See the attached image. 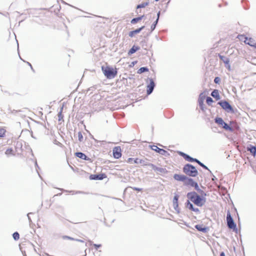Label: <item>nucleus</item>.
Here are the masks:
<instances>
[{"mask_svg":"<svg viewBox=\"0 0 256 256\" xmlns=\"http://www.w3.org/2000/svg\"><path fill=\"white\" fill-rule=\"evenodd\" d=\"M186 196L188 200L193 202L198 206L202 207L206 202V199L202 196H200L196 192L194 191L188 192Z\"/></svg>","mask_w":256,"mask_h":256,"instance_id":"obj_1","label":"nucleus"},{"mask_svg":"<svg viewBox=\"0 0 256 256\" xmlns=\"http://www.w3.org/2000/svg\"><path fill=\"white\" fill-rule=\"evenodd\" d=\"M102 70L104 76L108 79L114 78L118 74V70L116 68H113L110 66H102Z\"/></svg>","mask_w":256,"mask_h":256,"instance_id":"obj_2","label":"nucleus"},{"mask_svg":"<svg viewBox=\"0 0 256 256\" xmlns=\"http://www.w3.org/2000/svg\"><path fill=\"white\" fill-rule=\"evenodd\" d=\"M182 172L186 175L190 177L198 176V172L196 166L190 164H186L182 168Z\"/></svg>","mask_w":256,"mask_h":256,"instance_id":"obj_3","label":"nucleus"},{"mask_svg":"<svg viewBox=\"0 0 256 256\" xmlns=\"http://www.w3.org/2000/svg\"><path fill=\"white\" fill-rule=\"evenodd\" d=\"M214 122L218 124L220 126L225 130L230 131V132H233L234 128H238V126L236 124V126H230L227 123H226L220 117H216L214 118Z\"/></svg>","mask_w":256,"mask_h":256,"instance_id":"obj_4","label":"nucleus"},{"mask_svg":"<svg viewBox=\"0 0 256 256\" xmlns=\"http://www.w3.org/2000/svg\"><path fill=\"white\" fill-rule=\"evenodd\" d=\"M226 222H227V226L230 229H232L234 232L236 233H238V230L236 227V224L234 222L230 212L229 211L226 214Z\"/></svg>","mask_w":256,"mask_h":256,"instance_id":"obj_5","label":"nucleus"},{"mask_svg":"<svg viewBox=\"0 0 256 256\" xmlns=\"http://www.w3.org/2000/svg\"><path fill=\"white\" fill-rule=\"evenodd\" d=\"M218 104L220 105L222 108L227 112L232 114L234 113V108L228 101L226 100H221L218 102Z\"/></svg>","mask_w":256,"mask_h":256,"instance_id":"obj_6","label":"nucleus"},{"mask_svg":"<svg viewBox=\"0 0 256 256\" xmlns=\"http://www.w3.org/2000/svg\"><path fill=\"white\" fill-rule=\"evenodd\" d=\"M144 165L151 167L154 170L157 172L158 174L162 176H164V174H168V171L166 168L158 167L152 163L144 164Z\"/></svg>","mask_w":256,"mask_h":256,"instance_id":"obj_7","label":"nucleus"},{"mask_svg":"<svg viewBox=\"0 0 256 256\" xmlns=\"http://www.w3.org/2000/svg\"><path fill=\"white\" fill-rule=\"evenodd\" d=\"M148 81H149V83L146 86V94L150 95L153 92L156 86V84L152 78H148Z\"/></svg>","mask_w":256,"mask_h":256,"instance_id":"obj_8","label":"nucleus"},{"mask_svg":"<svg viewBox=\"0 0 256 256\" xmlns=\"http://www.w3.org/2000/svg\"><path fill=\"white\" fill-rule=\"evenodd\" d=\"M150 148L154 150V152L158 153L159 154L164 156L168 157L170 156V154L166 150L158 148L157 146L152 145L150 146Z\"/></svg>","mask_w":256,"mask_h":256,"instance_id":"obj_9","label":"nucleus"},{"mask_svg":"<svg viewBox=\"0 0 256 256\" xmlns=\"http://www.w3.org/2000/svg\"><path fill=\"white\" fill-rule=\"evenodd\" d=\"M185 206L189 210L194 212L198 214L200 213L199 208L194 207L193 204L189 201V200H187L185 202Z\"/></svg>","mask_w":256,"mask_h":256,"instance_id":"obj_10","label":"nucleus"},{"mask_svg":"<svg viewBox=\"0 0 256 256\" xmlns=\"http://www.w3.org/2000/svg\"><path fill=\"white\" fill-rule=\"evenodd\" d=\"M106 178V175L104 173H98L90 176V180H102Z\"/></svg>","mask_w":256,"mask_h":256,"instance_id":"obj_11","label":"nucleus"},{"mask_svg":"<svg viewBox=\"0 0 256 256\" xmlns=\"http://www.w3.org/2000/svg\"><path fill=\"white\" fill-rule=\"evenodd\" d=\"M126 162L129 164H142L144 166V164L148 163L144 160L139 159L138 158H128Z\"/></svg>","mask_w":256,"mask_h":256,"instance_id":"obj_12","label":"nucleus"},{"mask_svg":"<svg viewBox=\"0 0 256 256\" xmlns=\"http://www.w3.org/2000/svg\"><path fill=\"white\" fill-rule=\"evenodd\" d=\"M112 154L114 158L118 159L122 156V150L120 146H115L112 150Z\"/></svg>","mask_w":256,"mask_h":256,"instance_id":"obj_13","label":"nucleus"},{"mask_svg":"<svg viewBox=\"0 0 256 256\" xmlns=\"http://www.w3.org/2000/svg\"><path fill=\"white\" fill-rule=\"evenodd\" d=\"M204 92H201L200 95L198 98V102L199 106L200 107V108L202 110L204 111V102L205 98H206V96L204 94Z\"/></svg>","mask_w":256,"mask_h":256,"instance_id":"obj_14","label":"nucleus"},{"mask_svg":"<svg viewBox=\"0 0 256 256\" xmlns=\"http://www.w3.org/2000/svg\"><path fill=\"white\" fill-rule=\"evenodd\" d=\"M194 228L199 232L206 233L210 230L208 226H204L202 224H196Z\"/></svg>","mask_w":256,"mask_h":256,"instance_id":"obj_15","label":"nucleus"},{"mask_svg":"<svg viewBox=\"0 0 256 256\" xmlns=\"http://www.w3.org/2000/svg\"><path fill=\"white\" fill-rule=\"evenodd\" d=\"M178 154L182 156L186 160L192 162V156H190V155H188L187 154H186L182 152L178 151Z\"/></svg>","mask_w":256,"mask_h":256,"instance_id":"obj_16","label":"nucleus"},{"mask_svg":"<svg viewBox=\"0 0 256 256\" xmlns=\"http://www.w3.org/2000/svg\"><path fill=\"white\" fill-rule=\"evenodd\" d=\"M247 150L250 152L251 154L255 156L256 155V146H253L251 144H248L247 146Z\"/></svg>","mask_w":256,"mask_h":256,"instance_id":"obj_17","label":"nucleus"},{"mask_svg":"<svg viewBox=\"0 0 256 256\" xmlns=\"http://www.w3.org/2000/svg\"><path fill=\"white\" fill-rule=\"evenodd\" d=\"M186 176L184 175V174H176L174 175L173 178L175 180H176L177 181L182 182H184V181L185 180L186 178Z\"/></svg>","mask_w":256,"mask_h":256,"instance_id":"obj_18","label":"nucleus"},{"mask_svg":"<svg viewBox=\"0 0 256 256\" xmlns=\"http://www.w3.org/2000/svg\"><path fill=\"white\" fill-rule=\"evenodd\" d=\"M144 28L145 26H143L138 28L132 30L129 32L128 36L132 38L134 36V34L140 33L142 30Z\"/></svg>","mask_w":256,"mask_h":256,"instance_id":"obj_19","label":"nucleus"},{"mask_svg":"<svg viewBox=\"0 0 256 256\" xmlns=\"http://www.w3.org/2000/svg\"><path fill=\"white\" fill-rule=\"evenodd\" d=\"M186 180L184 181V185L186 186H192L195 182L192 178H190V176H186Z\"/></svg>","mask_w":256,"mask_h":256,"instance_id":"obj_20","label":"nucleus"},{"mask_svg":"<svg viewBox=\"0 0 256 256\" xmlns=\"http://www.w3.org/2000/svg\"><path fill=\"white\" fill-rule=\"evenodd\" d=\"M75 156L82 160H90V158H88L84 153L82 152H76L75 153Z\"/></svg>","mask_w":256,"mask_h":256,"instance_id":"obj_21","label":"nucleus"},{"mask_svg":"<svg viewBox=\"0 0 256 256\" xmlns=\"http://www.w3.org/2000/svg\"><path fill=\"white\" fill-rule=\"evenodd\" d=\"M211 96L216 100H220V96L218 90H214L211 93Z\"/></svg>","mask_w":256,"mask_h":256,"instance_id":"obj_22","label":"nucleus"},{"mask_svg":"<svg viewBox=\"0 0 256 256\" xmlns=\"http://www.w3.org/2000/svg\"><path fill=\"white\" fill-rule=\"evenodd\" d=\"M140 49V47L134 45L128 52V56H130Z\"/></svg>","mask_w":256,"mask_h":256,"instance_id":"obj_23","label":"nucleus"},{"mask_svg":"<svg viewBox=\"0 0 256 256\" xmlns=\"http://www.w3.org/2000/svg\"><path fill=\"white\" fill-rule=\"evenodd\" d=\"M218 56L220 58V60L222 61L224 64H228V62H230L229 58H226L224 56H222L220 54H218Z\"/></svg>","mask_w":256,"mask_h":256,"instance_id":"obj_24","label":"nucleus"},{"mask_svg":"<svg viewBox=\"0 0 256 256\" xmlns=\"http://www.w3.org/2000/svg\"><path fill=\"white\" fill-rule=\"evenodd\" d=\"M5 154L8 156L9 157L10 156H15V153L13 150V149L10 148H8L6 151L5 152Z\"/></svg>","mask_w":256,"mask_h":256,"instance_id":"obj_25","label":"nucleus"},{"mask_svg":"<svg viewBox=\"0 0 256 256\" xmlns=\"http://www.w3.org/2000/svg\"><path fill=\"white\" fill-rule=\"evenodd\" d=\"M144 15H142V16H138V17H136V18H133L131 20L130 22H131L132 24H136L138 22H139L140 20H141L144 18Z\"/></svg>","mask_w":256,"mask_h":256,"instance_id":"obj_26","label":"nucleus"},{"mask_svg":"<svg viewBox=\"0 0 256 256\" xmlns=\"http://www.w3.org/2000/svg\"><path fill=\"white\" fill-rule=\"evenodd\" d=\"M148 4H149V1L148 0L146 2H144L141 3L140 4H138L136 6V9L137 10L138 8H144L146 6H148Z\"/></svg>","mask_w":256,"mask_h":256,"instance_id":"obj_27","label":"nucleus"},{"mask_svg":"<svg viewBox=\"0 0 256 256\" xmlns=\"http://www.w3.org/2000/svg\"><path fill=\"white\" fill-rule=\"evenodd\" d=\"M22 144L21 142L18 141L15 146V149L16 152H18L19 150H22Z\"/></svg>","mask_w":256,"mask_h":256,"instance_id":"obj_28","label":"nucleus"},{"mask_svg":"<svg viewBox=\"0 0 256 256\" xmlns=\"http://www.w3.org/2000/svg\"><path fill=\"white\" fill-rule=\"evenodd\" d=\"M148 70H149V69L147 66H143V67L140 68L138 70L137 73L140 74L144 73V72H148Z\"/></svg>","mask_w":256,"mask_h":256,"instance_id":"obj_29","label":"nucleus"},{"mask_svg":"<svg viewBox=\"0 0 256 256\" xmlns=\"http://www.w3.org/2000/svg\"><path fill=\"white\" fill-rule=\"evenodd\" d=\"M246 44L254 48H256V42L252 38L248 40V42Z\"/></svg>","mask_w":256,"mask_h":256,"instance_id":"obj_30","label":"nucleus"},{"mask_svg":"<svg viewBox=\"0 0 256 256\" xmlns=\"http://www.w3.org/2000/svg\"><path fill=\"white\" fill-rule=\"evenodd\" d=\"M158 20H156L153 22V24H152L151 27H150V30H150V32H153V31L155 30V28H156V25L158 24Z\"/></svg>","mask_w":256,"mask_h":256,"instance_id":"obj_31","label":"nucleus"},{"mask_svg":"<svg viewBox=\"0 0 256 256\" xmlns=\"http://www.w3.org/2000/svg\"><path fill=\"white\" fill-rule=\"evenodd\" d=\"M214 102L212 98L210 96H207L206 97V102L208 105L210 106L211 104Z\"/></svg>","mask_w":256,"mask_h":256,"instance_id":"obj_32","label":"nucleus"},{"mask_svg":"<svg viewBox=\"0 0 256 256\" xmlns=\"http://www.w3.org/2000/svg\"><path fill=\"white\" fill-rule=\"evenodd\" d=\"M6 130L3 128H0V137L4 138L6 136Z\"/></svg>","mask_w":256,"mask_h":256,"instance_id":"obj_33","label":"nucleus"},{"mask_svg":"<svg viewBox=\"0 0 256 256\" xmlns=\"http://www.w3.org/2000/svg\"><path fill=\"white\" fill-rule=\"evenodd\" d=\"M63 107H64V106H62L60 108V112H59L58 113V121H60L63 118V117H64L63 115L62 114V111L63 110Z\"/></svg>","mask_w":256,"mask_h":256,"instance_id":"obj_34","label":"nucleus"},{"mask_svg":"<svg viewBox=\"0 0 256 256\" xmlns=\"http://www.w3.org/2000/svg\"><path fill=\"white\" fill-rule=\"evenodd\" d=\"M12 237L14 240H17L20 238V234L18 232H16L13 233Z\"/></svg>","mask_w":256,"mask_h":256,"instance_id":"obj_35","label":"nucleus"},{"mask_svg":"<svg viewBox=\"0 0 256 256\" xmlns=\"http://www.w3.org/2000/svg\"><path fill=\"white\" fill-rule=\"evenodd\" d=\"M179 197H180V196L178 194H174V196L173 198V202H172L173 204L178 203V201Z\"/></svg>","mask_w":256,"mask_h":256,"instance_id":"obj_36","label":"nucleus"},{"mask_svg":"<svg viewBox=\"0 0 256 256\" xmlns=\"http://www.w3.org/2000/svg\"><path fill=\"white\" fill-rule=\"evenodd\" d=\"M198 165L202 166L203 168L208 170L210 172V173H212V172L208 168L201 162H200V163L198 162Z\"/></svg>","mask_w":256,"mask_h":256,"instance_id":"obj_37","label":"nucleus"},{"mask_svg":"<svg viewBox=\"0 0 256 256\" xmlns=\"http://www.w3.org/2000/svg\"><path fill=\"white\" fill-rule=\"evenodd\" d=\"M173 207H174V208L175 210L178 213H180V208L178 207V203L173 204Z\"/></svg>","mask_w":256,"mask_h":256,"instance_id":"obj_38","label":"nucleus"},{"mask_svg":"<svg viewBox=\"0 0 256 256\" xmlns=\"http://www.w3.org/2000/svg\"><path fill=\"white\" fill-rule=\"evenodd\" d=\"M192 187L194 188V189L198 192V191L200 190V188H199V186L198 185V184L197 182H194L193 185L192 186Z\"/></svg>","mask_w":256,"mask_h":256,"instance_id":"obj_39","label":"nucleus"},{"mask_svg":"<svg viewBox=\"0 0 256 256\" xmlns=\"http://www.w3.org/2000/svg\"><path fill=\"white\" fill-rule=\"evenodd\" d=\"M198 192L200 194L199 195L200 196H202L204 198H206V196H207V194L204 190L200 189Z\"/></svg>","mask_w":256,"mask_h":256,"instance_id":"obj_40","label":"nucleus"},{"mask_svg":"<svg viewBox=\"0 0 256 256\" xmlns=\"http://www.w3.org/2000/svg\"><path fill=\"white\" fill-rule=\"evenodd\" d=\"M78 140L80 142H82L83 140V136L81 132H78Z\"/></svg>","mask_w":256,"mask_h":256,"instance_id":"obj_41","label":"nucleus"},{"mask_svg":"<svg viewBox=\"0 0 256 256\" xmlns=\"http://www.w3.org/2000/svg\"><path fill=\"white\" fill-rule=\"evenodd\" d=\"M62 238L64 240H75V238H73L72 237L68 236H62Z\"/></svg>","mask_w":256,"mask_h":256,"instance_id":"obj_42","label":"nucleus"},{"mask_svg":"<svg viewBox=\"0 0 256 256\" xmlns=\"http://www.w3.org/2000/svg\"><path fill=\"white\" fill-rule=\"evenodd\" d=\"M220 82V78L218 76L215 77L214 79V82L216 84H219Z\"/></svg>","mask_w":256,"mask_h":256,"instance_id":"obj_43","label":"nucleus"},{"mask_svg":"<svg viewBox=\"0 0 256 256\" xmlns=\"http://www.w3.org/2000/svg\"><path fill=\"white\" fill-rule=\"evenodd\" d=\"M93 246H94L96 250H98V248H100L102 246V245L100 244H93Z\"/></svg>","mask_w":256,"mask_h":256,"instance_id":"obj_44","label":"nucleus"},{"mask_svg":"<svg viewBox=\"0 0 256 256\" xmlns=\"http://www.w3.org/2000/svg\"><path fill=\"white\" fill-rule=\"evenodd\" d=\"M131 188L134 190H136V191H138V192H140V191H142V188H136V187H131Z\"/></svg>","mask_w":256,"mask_h":256,"instance_id":"obj_45","label":"nucleus"},{"mask_svg":"<svg viewBox=\"0 0 256 256\" xmlns=\"http://www.w3.org/2000/svg\"><path fill=\"white\" fill-rule=\"evenodd\" d=\"M32 214V212H29V213H28L27 214V216H28V221H29L30 223H31L32 222L31 218L30 216V214Z\"/></svg>","mask_w":256,"mask_h":256,"instance_id":"obj_46","label":"nucleus"},{"mask_svg":"<svg viewBox=\"0 0 256 256\" xmlns=\"http://www.w3.org/2000/svg\"><path fill=\"white\" fill-rule=\"evenodd\" d=\"M200 161L197 158H192V162H196L198 164V162L200 163Z\"/></svg>","mask_w":256,"mask_h":256,"instance_id":"obj_47","label":"nucleus"},{"mask_svg":"<svg viewBox=\"0 0 256 256\" xmlns=\"http://www.w3.org/2000/svg\"><path fill=\"white\" fill-rule=\"evenodd\" d=\"M26 62V64H28V66H30V68L31 70H32L34 72V69L33 68L32 66V65L31 64H30V62Z\"/></svg>","mask_w":256,"mask_h":256,"instance_id":"obj_48","label":"nucleus"},{"mask_svg":"<svg viewBox=\"0 0 256 256\" xmlns=\"http://www.w3.org/2000/svg\"><path fill=\"white\" fill-rule=\"evenodd\" d=\"M160 14V11H158V12L157 13V14H156L157 18H156V20H158V21L159 20Z\"/></svg>","mask_w":256,"mask_h":256,"instance_id":"obj_49","label":"nucleus"},{"mask_svg":"<svg viewBox=\"0 0 256 256\" xmlns=\"http://www.w3.org/2000/svg\"><path fill=\"white\" fill-rule=\"evenodd\" d=\"M10 110V112L12 114H16L18 112H20V110Z\"/></svg>","mask_w":256,"mask_h":256,"instance_id":"obj_50","label":"nucleus"},{"mask_svg":"<svg viewBox=\"0 0 256 256\" xmlns=\"http://www.w3.org/2000/svg\"><path fill=\"white\" fill-rule=\"evenodd\" d=\"M225 64V66H226V68H227L229 70H230V62H228V64Z\"/></svg>","mask_w":256,"mask_h":256,"instance_id":"obj_51","label":"nucleus"},{"mask_svg":"<svg viewBox=\"0 0 256 256\" xmlns=\"http://www.w3.org/2000/svg\"><path fill=\"white\" fill-rule=\"evenodd\" d=\"M34 165H35L36 168V171L38 172V169H39V168H39V166H38V163H37L36 160H35V162H34Z\"/></svg>","mask_w":256,"mask_h":256,"instance_id":"obj_52","label":"nucleus"},{"mask_svg":"<svg viewBox=\"0 0 256 256\" xmlns=\"http://www.w3.org/2000/svg\"><path fill=\"white\" fill-rule=\"evenodd\" d=\"M211 175L212 176V180L213 181H214L215 180H217V178H216V177L212 174V173H210Z\"/></svg>","mask_w":256,"mask_h":256,"instance_id":"obj_53","label":"nucleus"},{"mask_svg":"<svg viewBox=\"0 0 256 256\" xmlns=\"http://www.w3.org/2000/svg\"><path fill=\"white\" fill-rule=\"evenodd\" d=\"M76 240V241L81 242H84V241L83 240H80V239L75 238V240Z\"/></svg>","mask_w":256,"mask_h":256,"instance_id":"obj_54","label":"nucleus"},{"mask_svg":"<svg viewBox=\"0 0 256 256\" xmlns=\"http://www.w3.org/2000/svg\"><path fill=\"white\" fill-rule=\"evenodd\" d=\"M95 88H96L95 86H92V87L90 88H88V90H90H90H94V89H95Z\"/></svg>","mask_w":256,"mask_h":256,"instance_id":"obj_55","label":"nucleus"},{"mask_svg":"<svg viewBox=\"0 0 256 256\" xmlns=\"http://www.w3.org/2000/svg\"><path fill=\"white\" fill-rule=\"evenodd\" d=\"M220 256H226L225 253L224 252H220Z\"/></svg>","mask_w":256,"mask_h":256,"instance_id":"obj_56","label":"nucleus"},{"mask_svg":"<svg viewBox=\"0 0 256 256\" xmlns=\"http://www.w3.org/2000/svg\"><path fill=\"white\" fill-rule=\"evenodd\" d=\"M62 193H59V194H58L54 195V196H60L62 195Z\"/></svg>","mask_w":256,"mask_h":256,"instance_id":"obj_57","label":"nucleus"},{"mask_svg":"<svg viewBox=\"0 0 256 256\" xmlns=\"http://www.w3.org/2000/svg\"><path fill=\"white\" fill-rule=\"evenodd\" d=\"M62 193H59V194H58L54 195V196H60L62 195Z\"/></svg>","mask_w":256,"mask_h":256,"instance_id":"obj_58","label":"nucleus"},{"mask_svg":"<svg viewBox=\"0 0 256 256\" xmlns=\"http://www.w3.org/2000/svg\"><path fill=\"white\" fill-rule=\"evenodd\" d=\"M136 61H135V62H132V64H133V66H134V64H136Z\"/></svg>","mask_w":256,"mask_h":256,"instance_id":"obj_59","label":"nucleus"},{"mask_svg":"<svg viewBox=\"0 0 256 256\" xmlns=\"http://www.w3.org/2000/svg\"><path fill=\"white\" fill-rule=\"evenodd\" d=\"M78 193H82V192H80V191H78L76 192V194H78Z\"/></svg>","mask_w":256,"mask_h":256,"instance_id":"obj_60","label":"nucleus"},{"mask_svg":"<svg viewBox=\"0 0 256 256\" xmlns=\"http://www.w3.org/2000/svg\"><path fill=\"white\" fill-rule=\"evenodd\" d=\"M158 145L162 147H164V146L162 145V144H158Z\"/></svg>","mask_w":256,"mask_h":256,"instance_id":"obj_61","label":"nucleus"},{"mask_svg":"<svg viewBox=\"0 0 256 256\" xmlns=\"http://www.w3.org/2000/svg\"><path fill=\"white\" fill-rule=\"evenodd\" d=\"M59 190H64L63 189H62V188H59Z\"/></svg>","mask_w":256,"mask_h":256,"instance_id":"obj_62","label":"nucleus"},{"mask_svg":"<svg viewBox=\"0 0 256 256\" xmlns=\"http://www.w3.org/2000/svg\"><path fill=\"white\" fill-rule=\"evenodd\" d=\"M136 14H138V13L137 10H136Z\"/></svg>","mask_w":256,"mask_h":256,"instance_id":"obj_63","label":"nucleus"},{"mask_svg":"<svg viewBox=\"0 0 256 256\" xmlns=\"http://www.w3.org/2000/svg\"><path fill=\"white\" fill-rule=\"evenodd\" d=\"M62 0V2L65 3V2H64V1H63V0Z\"/></svg>","mask_w":256,"mask_h":256,"instance_id":"obj_64","label":"nucleus"}]
</instances>
